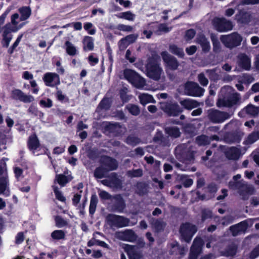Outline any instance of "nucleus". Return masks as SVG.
<instances>
[{"instance_id":"nucleus-58","label":"nucleus","mask_w":259,"mask_h":259,"mask_svg":"<svg viewBox=\"0 0 259 259\" xmlns=\"http://www.w3.org/2000/svg\"><path fill=\"white\" fill-rule=\"evenodd\" d=\"M53 190H54V192L55 193L56 197L58 200H59L61 201H62V202H63L65 200V198L63 196L61 192L56 187L53 186Z\"/></svg>"},{"instance_id":"nucleus-15","label":"nucleus","mask_w":259,"mask_h":259,"mask_svg":"<svg viewBox=\"0 0 259 259\" xmlns=\"http://www.w3.org/2000/svg\"><path fill=\"white\" fill-rule=\"evenodd\" d=\"M203 244V241L200 238L196 237L194 239L190 250V259H197L198 255L201 252Z\"/></svg>"},{"instance_id":"nucleus-14","label":"nucleus","mask_w":259,"mask_h":259,"mask_svg":"<svg viewBox=\"0 0 259 259\" xmlns=\"http://www.w3.org/2000/svg\"><path fill=\"white\" fill-rule=\"evenodd\" d=\"M161 56L166 68L171 70H176L177 69L179 63L174 57L169 55L166 51L162 52L161 53Z\"/></svg>"},{"instance_id":"nucleus-35","label":"nucleus","mask_w":259,"mask_h":259,"mask_svg":"<svg viewBox=\"0 0 259 259\" xmlns=\"http://www.w3.org/2000/svg\"><path fill=\"white\" fill-rule=\"evenodd\" d=\"M251 15L249 13L240 12L238 15L236 16L238 21L241 23H247L250 21Z\"/></svg>"},{"instance_id":"nucleus-28","label":"nucleus","mask_w":259,"mask_h":259,"mask_svg":"<svg viewBox=\"0 0 259 259\" xmlns=\"http://www.w3.org/2000/svg\"><path fill=\"white\" fill-rule=\"evenodd\" d=\"M11 32H13L4 27L3 33V46L6 48H7L9 46V44L12 40V35L11 34Z\"/></svg>"},{"instance_id":"nucleus-20","label":"nucleus","mask_w":259,"mask_h":259,"mask_svg":"<svg viewBox=\"0 0 259 259\" xmlns=\"http://www.w3.org/2000/svg\"><path fill=\"white\" fill-rule=\"evenodd\" d=\"M101 162L102 165L105 166L107 168V170H115L118 166L117 161L108 156L102 157Z\"/></svg>"},{"instance_id":"nucleus-5","label":"nucleus","mask_w":259,"mask_h":259,"mask_svg":"<svg viewBox=\"0 0 259 259\" xmlns=\"http://www.w3.org/2000/svg\"><path fill=\"white\" fill-rule=\"evenodd\" d=\"M108 224L111 227L122 228L129 225V219L123 217L109 214L106 217Z\"/></svg>"},{"instance_id":"nucleus-62","label":"nucleus","mask_w":259,"mask_h":259,"mask_svg":"<svg viewBox=\"0 0 259 259\" xmlns=\"http://www.w3.org/2000/svg\"><path fill=\"white\" fill-rule=\"evenodd\" d=\"M99 195L101 199L104 200H109L112 198V196L109 193L104 190L100 191Z\"/></svg>"},{"instance_id":"nucleus-56","label":"nucleus","mask_w":259,"mask_h":259,"mask_svg":"<svg viewBox=\"0 0 259 259\" xmlns=\"http://www.w3.org/2000/svg\"><path fill=\"white\" fill-rule=\"evenodd\" d=\"M127 93V89L126 88H123L120 91V98L124 102H126L130 100V97L126 95Z\"/></svg>"},{"instance_id":"nucleus-17","label":"nucleus","mask_w":259,"mask_h":259,"mask_svg":"<svg viewBox=\"0 0 259 259\" xmlns=\"http://www.w3.org/2000/svg\"><path fill=\"white\" fill-rule=\"evenodd\" d=\"M115 237L118 239L129 242L134 241L137 238L136 234L132 230L118 231L115 233Z\"/></svg>"},{"instance_id":"nucleus-3","label":"nucleus","mask_w":259,"mask_h":259,"mask_svg":"<svg viewBox=\"0 0 259 259\" xmlns=\"http://www.w3.org/2000/svg\"><path fill=\"white\" fill-rule=\"evenodd\" d=\"M175 153L177 158L183 163L189 164L193 162V153L187 148L185 145L177 146L175 149Z\"/></svg>"},{"instance_id":"nucleus-42","label":"nucleus","mask_w":259,"mask_h":259,"mask_svg":"<svg viewBox=\"0 0 259 259\" xmlns=\"http://www.w3.org/2000/svg\"><path fill=\"white\" fill-rule=\"evenodd\" d=\"M169 51L179 57H183L184 55V53L183 49L178 47L175 45H170L169 47Z\"/></svg>"},{"instance_id":"nucleus-38","label":"nucleus","mask_w":259,"mask_h":259,"mask_svg":"<svg viewBox=\"0 0 259 259\" xmlns=\"http://www.w3.org/2000/svg\"><path fill=\"white\" fill-rule=\"evenodd\" d=\"M19 11L21 14L20 19L21 21H25L27 20L30 16L31 10L27 7H22L19 9Z\"/></svg>"},{"instance_id":"nucleus-59","label":"nucleus","mask_w":259,"mask_h":259,"mask_svg":"<svg viewBox=\"0 0 259 259\" xmlns=\"http://www.w3.org/2000/svg\"><path fill=\"white\" fill-rule=\"evenodd\" d=\"M56 226L59 228L63 227L67 224V222L60 216H57L55 218Z\"/></svg>"},{"instance_id":"nucleus-50","label":"nucleus","mask_w":259,"mask_h":259,"mask_svg":"<svg viewBox=\"0 0 259 259\" xmlns=\"http://www.w3.org/2000/svg\"><path fill=\"white\" fill-rule=\"evenodd\" d=\"M151 224L153 227L157 231L162 230L164 226V223L161 220H153Z\"/></svg>"},{"instance_id":"nucleus-40","label":"nucleus","mask_w":259,"mask_h":259,"mask_svg":"<svg viewBox=\"0 0 259 259\" xmlns=\"http://www.w3.org/2000/svg\"><path fill=\"white\" fill-rule=\"evenodd\" d=\"M138 74L134 71L131 69H125L124 71V76L125 78L130 82H132L136 78Z\"/></svg>"},{"instance_id":"nucleus-4","label":"nucleus","mask_w":259,"mask_h":259,"mask_svg":"<svg viewBox=\"0 0 259 259\" xmlns=\"http://www.w3.org/2000/svg\"><path fill=\"white\" fill-rule=\"evenodd\" d=\"M220 39L226 47L233 48L241 44L242 38L238 33L233 32L229 35H222Z\"/></svg>"},{"instance_id":"nucleus-21","label":"nucleus","mask_w":259,"mask_h":259,"mask_svg":"<svg viewBox=\"0 0 259 259\" xmlns=\"http://www.w3.org/2000/svg\"><path fill=\"white\" fill-rule=\"evenodd\" d=\"M219 138L217 136H212L209 138L205 135H201L197 137L196 142L199 146H205L209 144L210 140H219Z\"/></svg>"},{"instance_id":"nucleus-41","label":"nucleus","mask_w":259,"mask_h":259,"mask_svg":"<svg viewBox=\"0 0 259 259\" xmlns=\"http://www.w3.org/2000/svg\"><path fill=\"white\" fill-rule=\"evenodd\" d=\"M51 236L54 240L64 239L65 237V232L61 230H56L52 232Z\"/></svg>"},{"instance_id":"nucleus-27","label":"nucleus","mask_w":259,"mask_h":259,"mask_svg":"<svg viewBox=\"0 0 259 259\" xmlns=\"http://www.w3.org/2000/svg\"><path fill=\"white\" fill-rule=\"evenodd\" d=\"M107 128L110 131L111 133H115L116 135H120L121 133L125 131L124 128L122 127L118 123H109L107 125Z\"/></svg>"},{"instance_id":"nucleus-39","label":"nucleus","mask_w":259,"mask_h":259,"mask_svg":"<svg viewBox=\"0 0 259 259\" xmlns=\"http://www.w3.org/2000/svg\"><path fill=\"white\" fill-rule=\"evenodd\" d=\"M101 183L105 186L109 187H116L118 188L120 186L121 183L119 180L115 179L112 181H110L108 180H103L101 181Z\"/></svg>"},{"instance_id":"nucleus-31","label":"nucleus","mask_w":259,"mask_h":259,"mask_svg":"<svg viewBox=\"0 0 259 259\" xmlns=\"http://www.w3.org/2000/svg\"><path fill=\"white\" fill-rule=\"evenodd\" d=\"M138 98L140 100L141 104L143 105L150 103L155 102V101L153 98L152 96L146 93L140 94L139 95Z\"/></svg>"},{"instance_id":"nucleus-60","label":"nucleus","mask_w":259,"mask_h":259,"mask_svg":"<svg viewBox=\"0 0 259 259\" xmlns=\"http://www.w3.org/2000/svg\"><path fill=\"white\" fill-rule=\"evenodd\" d=\"M14 171L16 178L19 180L23 178V170L18 167H15L14 168Z\"/></svg>"},{"instance_id":"nucleus-26","label":"nucleus","mask_w":259,"mask_h":259,"mask_svg":"<svg viewBox=\"0 0 259 259\" xmlns=\"http://www.w3.org/2000/svg\"><path fill=\"white\" fill-rule=\"evenodd\" d=\"M136 88L139 89L148 90L149 89L146 87L145 80L139 74L136 76V78L131 82Z\"/></svg>"},{"instance_id":"nucleus-22","label":"nucleus","mask_w":259,"mask_h":259,"mask_svg":"<svg viewBox=\"0 0 259 259\" xmlns=\"http://www.w3.org/2000/svg\"><path fill=\"white\" fill-rule=\"evenodd\" d=\"M240 150L236 147H230L225 152L226 157L229 159L235 160L239 158L240 156Z\"/></svg>"},{"instance_id":"nucleus-43","label":"nucleus","mask_w":259,"mask_h":259,"mask_svg":"<svg viewBox=\"0 0 259 259\" xmlns=\"http://www.w3.org/2000/svg\"><path fill=\"white\" fill-rule=\"evenodd\" d=\"M117 16L119 18L124 19L128 21H133L135 20L136 15L131 11H127L119 13L117 15Z\"/></svg>"},{"instance_id":"nucleus-16","label":"nucleus","mask_w":259,"mask_h":259,"mask_svg":"<svg viewBox=\"0 0 259 259\" xmlns=\"http://www.w3.org/2000/svg\"><path fill=\"white\" fill-rule=\"evenodd\" d=\"M43 80L47 86L54 87L60 83L59 75L56 73L48 72L44 74Z\"/></svg>"},{"instance_id":"nucleus-52","label":"nucleus","mask_w":259,"mask_h":259,"mask_svg":"<svg viewBox=\"0 0 259 259\" xmlns=\"http://www.w3.org/2000/svg\"><path fill=\"white\" fill-rule=\"evenodd\" d=\"M236 247L234 245L229 246L225 251L224 255L227 256H233L236 253Z\"/></svg>"},{"instance_id":"nucleus-55","label":"nucleus","mask_w":259,"mask_h":259,"mask_svg":"<svg viewBox=\"0 0 259 259\" xmlns=\"http://www.w3.org/2000/svg\"><path fill=\"white\" fill-rule=\"evenodd\" d=\"M128 176L131 177H139L143 175V171L141 169L129 170L127 172Z\"/></svg>"},{"instance_id":"nucleus-18","label":"nucleus","mask_w":259,"mask_h":259,"mask_svg":"<svg viewBox=\"0 0 259 259\" xmlns=\"http://www.w3.org/2000/svg\"><path fill=\"white\" fill-rule=\"evenodd\" d=\"M122 247L127 252L130 259H143L141 253L137 250L136 247L124 244Z\"/></svg>"},{"instance_id":"nucleus-9","label":"nucleus","mask_w":259,"mask_h":259,"mask_svg":"<svg viewBox=\"0 0 259 259\" xmlns=\"http://www.w3.org/2000/svg\"><path fill=\"white\" fill-rule=\"evenodd\" d=\"M147 75L155 80H158L164 77V72L158 64L149 63L147 65Z\"/></svg>"},{"instance_id":"nucleus-29","label":"nucleus","mask_w":259,"mask_h":259,"mask_svg":"<svg viewBox=\"0 0 259 259\" xmlns=\"http://www.w3.org/2000/svg\"><path fill=\"white\" fill-rule=\"evenodd\" d=\"M28 146L29 149L32 151L35 150L39 147V142L36 135L34 134L29 137Z\"/></svg>"},{"instance_id":"nucleus-11","label":"nucleus","mask_w":259,"mask_h":259,"mask_svg":"<svg viewBox=\"0 0 259 259\" xmlns=\"http://www.w3.org/2000/svg\"><path fill=\"white\" fill-rule=\"evenodd\" d=\"M161 109L169 116H176L183 111L181 107L176 103H162Z\"/></svg>"},{"instance_id":"nucleus-57","label":"nucleus","mask_w":259,"mask_h":259,"mask_svg":"<svg viewBox=\"0 0 259 259\" xmlns=\"http://www.w3.org/2000/svg\"><path fill=\"white\" fill-rule=\"evenodd\" d=\"M110 107V100L109 99L104 98L100 102L99 108L103 109H107Z\"/></svg>"},{"instance_id":"nucleus-19","label":"nucleus","mask_w":259,"mask_h":259,"mask_svg":"<svg viewBox=\"0 0 259 259\" xmlns=\"http://www.w3.org/2000/svg\"><path fill=\"white\" fill-rule=\"evenodd\" d=\"M238 65L243 69L248 70L251 67V59L245 54H240L238 56Z\"/></svg>"},{"instance_id":"nucleus-51","label":"nucleus","mask_w":259,"mask_h":259,"mask_svg":"<svg viewBox=\"0 0 259 259\" xmlns=\"http://www.w3.org/2000/svg\"><path fill=\"white\" fill-rule=\"evenodd\" d=\"M140 139L136 137L131 136L127 137L126 140V143L132 146H135L140 143Z\"/></svg>"},{"instance_id":"nucleus-24","label":"nucleus","mask_w":259,"mask_h":259,"mask_svg":"<svg viewBox=\"0 0 259 259\" xmlns=\"http://www.w3.org/2000/svg\"><path fill=\"white\" fill-rule=\"evenodd\" d=\"M180 103L185 109L187 110H192L199 105L197 101L191 99H186L181 101Z\"/></svg>"},{"instance_id":"nucleus-49","label":"nucleus","mask_w":259,"mask_h":259,"mask_svg":"<svg viewBox=\"0 0 259 259\" xmlns=\"http://www.w3.org/2000/svg\"><path fill=\"white\" fill-rule=\"evenodd\" d=\"M28 112L34 116H38L41 117L44 116V113L40 111H38L37 107L32 104L28 109Z\"/></svg>"},{"instance_id":"nucleus-8","label":"nucleus","mask_w":259,"mask_h":259,"mask_svg":"<svg viewBox=\"0 0 259 259\" xmlns=\"http://www.w3.org/2000/svg\"><path fill=\"white\" fill-rule=\"evenodd\" d=\"M213 25L219 32L230 31L233 27L232 22L224 18H215L213 20Z\"/></svg>"},{"instance_id":"nucleus-53","label":"nucleus","mask_w":259,"mask_h":259,"mask_svg":"<svg viewBox=\"0 0 259 259\" xmlns=\"http://www.w3.org/2000/svg\"><path fill=\"white\" fill-rule=\"evenodd\" d=\"M23 92L19 89L14 90L12 92V97L15 100H19L21 101L23 95Z\"/></svg>"},{"instance_id":"nucleus-45","label":"nucleus","mask_w":259,"mask_h":259,"mask_svg":"<svg viewBox=\"0 0 259 259\" xmlns=\"http://www.w3.org/2000/svg\"><path fill=\"white\" fill-rule=\"evenodd\" d=\"M211 39L213 44V50L215 53H219L221 50L220 43L217 37L213 34H211Z\"/></svg>"},{"instance_id":"nucleus-37","label":"nucleus","mask_w":259,"mask_h":259,"mask_svg":"<svg viewBox=\"0 0 259 259\" xmlns=\"http://www.w3.org/2000/svg\"><path fill=\"white\" fill-rule=\"evenodd\" d=\"M98 202L97 196L96 195H93L91 198L89 213L91 215H93L96 210L97 205Z\"/></svg>"},{"instance_id":"nucleus-30","label":"nucleus","mask_w":259,"mask_h":259,"mask_svg":"<svg viewBox=\"0 0 259 259\" xmlns=\"http://www.w3.org/2000/svg\"><path fill=\"white\" fill-rule=\"evenodd\" d=\"M83 45L85 51L93 50L94 48V39L91 36H85L83 39Z\"/></svg>"},{"instance_id":"nucleus-33","label":"nucleus","mask_w":259,"mask_h":259,"mask_svg":"<svg viewBox=\"0 0 259 259\" xmlns=\"http://www.w3.org/2000/svg\"><path fill=\"white\" fill-rule=\"evenodd\" d=\"M197 42L201 45L203 51L207 52L209 50V42L204 35H200L197 37Z\"/></svg>"},{"instance_id":"nucleus-34","label":"nucleus","mask_w":259,"mask_h":259,"mask_svg":"<svg viewBox=\"0 0 259 259\" xmlns=\"http://www.w3.org/2000/svg\"><path fill=\"white\" fill-rule=\"evenodd\" d=\"M259 139V131L253 132L249 134L244 141V144L250 145Z\"/></svg>"},{"instance_id":"nucleus-13","label":"nucleus","mask_w":259,"mask_h":259,"mask_svg":"<svg viewBox=\"0 0 259 259\" xmlns=\"http://www.w3.org/2000/svg\"><path fill=\"white\" fill-rule=\"evenodd\" d=\"M20 21H21L20 19L19 15L15 13L11 16V22L7 24L4 27L12 31L13 32H16L25 24L24 22L19 24Z\"/></svg>"},{"instance_id":"nucleus-44","label":"nucleus","mask_w":259,"mask_h":259,"mask_svg":"<svg viewBox=\"0 0 259 259\" xmlns=\"http://www.w3.org/2000/svg\"><path fill=\"white\" fill-rule=\"evenodd\" d=\"M172 250L170 251L173 253L175 251L178 250L179 253L183 255L187 252V249L185 247H180L177 242H174L170 244Z\"/></svg>"},{"instance_id":"nucleus-2","label":"nucleus","mask_w":259,"mask_h":259,"mask_svg":"<svg viewBox=\"0 0 259 259\" xmlns=\"http://www.w3.org/2000/svg\"><path fill=\"white\" fill-rule=\"evenodd\" d=\"M228 187L232 190H237L243 200L247 199L249 196L253 194L254 191L253 187L243 180H241L239 182H229Z\"/></svg>"},{"instance_id":"nucleus-32","label":"nucleus","mask_w":259,"mask_h":259,"mask_svg":"<svg viewBox=\"0 0 259 259\" xmlns=\"http://www.w3.org/2000/svg\"><path fill=\"white\" fill-rule=\"evenodd\" d=\"M165 131L169 136L175 138L179 137L181 134L179 128L176 126L166 127Z\"/></svg>"},{"instance_id":"nucleus-7","label":"nucleus","mask_w":259,"mask_h":259,"mask_svg":"<svg viewBox=\"0 0 259 259\" xmlns=\"http://www.w3.org/2000/svg\"><path fill=\"white\" fill-rule=\"evenodd\" d=\"M196 231L197 228L195 226L190 223L183 224L180 229L181 239L187 242H189Z\"/></svg>"},{"instance_id":"nucleus-36","label":"nucleus","mask_w":259,"mask_h":259,"mask_svg":"<svg viewBox=\"0 0 259 259\" xmlns=\"http://www.w3.org/2000/svg\"><path fill=\"white\" fill-rule=\"evenodd\" d=\"M65 48L66 53L70 56H74L77 54V49L74 45L69 41L65 43Z\"/></svg>"},{"instance_id":"nucleus-64","label":"nucleus","mask_w":259,"mask_h":259,"mask_svg":"<svg viewBox=\"0 0 259 259\" xmlns=\"http://www.w3.org/2000/svg\"><path fill=\"white\" fill-rule=\"evenodd\" d=\"M195 34H196V32L194 29H189V30H187L186 32L185 38L187 40H191L194 37Z\"/></svg>"},{"instance_id":"nucleus-1","label":"nucleus","mask_w":259,"mask_h":259,"mask_svg":"<svg viewBox=\"0 0 259 259\" xmlns=\"http://www.w3.org/2000/svg\"><path fill=\"white\" fill-rule=\"evenodd\" d=\"M240 95L235 92L233 88L230 86L223 87L217 102L219 108H231L241 103Z\"/></svg>"},{"instance_id":"nucleus-23","label":"nucleus","mask_w":259,"mask_h":259,"mask_svg":"<svg viewBox=\"0 0 259 259\" xmlns=\"http://www.w3.org/2000/svg\"><path fill=\"white\" fill-rule=\"evenodd\" d=\"M245 113L251 116H256L259 114V107H255L251 104L248 105L239 113V115L240 116Z\"/></svg>"},{"instance_id":"nucleus-12","label":"nucleus","mask_w":259,"mask_h":259,"mask_svg":"<svg viewBox=\"0 0 259 259\" xmlns=\"http://www.w3.org/2000/svg\"><path fill=\"white\" fill-rule=\"evenodd\" d=\"M209 119L214 123L224 122L230 117L229 113L217 110H210L208 111Z\"/></svg>"},{"instance_id":"nucleus-6","label":"nucleus","mask_w":259,"mask_h":259,"mask_svg":"<svg viewBox=\"0 0 259 259\" xmlns=\"http://www.w3.org/2000/svg\"><path fill=\"white\" fill-rule=\"evenodd\" d=\"M10 194L9 180L7 169L0 166V194L8 196Z\"/></svg>"},{"instance_id":"nucleus-25","label":"nucleus","mask_w":259,"mask_h":259,"mask_svg":"<svg viewBox=\"0 0 259 259\" xmlns=\"http://www.w3.org/2000/svg\"><path fill=\"white\" fill-rule=\"evenodd\" d=\"M246 228V224L245 222H241L236 225L230 227V230L234 236H237L239 233L243 232Z\"/></svg>"},{"instance_id":"nucleus-61","label":"nucleus","mask_w":259,"mask_h":259,"mask_svg":"<svg viewBox=\"0 0 259 259\" xmlns=\"http://www.w3.org/2000/svg\"><path fill=\"white\" fill-rule=\"evenodd\" d=\"M34 100V98L32 96L29 95H26L24 93H23L21 101L24 103H31L33 102Z\"/></svg>"},{"instance_id":"nucleus-46","label":"nucleus","mask_w":259,"mask_h":259,"mask_svg":"<svg viewBox=\"0 0 259 259\" xmlns=\"http://www.w3.org/2000/svg\"><path fill=\"white\" fill-rule=\"evenodd\" d=\"M71 179H69L68 178L63 175H58L56 177L55 180L57 183L62 187L64 186Z\"/></svg>"},{"instance_id":"nucleus-10","label":"nucleus","mask_w":259,"mask_h":259,"mask_svg":"<svg viewBox=\"0 0 259 259\" xmlns=\"http://www.w3.org/2000/svg\"><path fill=\"white\" fill-rule=\"evenodd\" d=\"M203 89L196 82H188L185 84V93L187 95L200 97L203 95Z\"/></svg>"},{"instance_id":"nucleus-63","label":"nucleus","mask_w":259,"mask_h":259,"mask_svg":"<svg viewBox=\"0 0 259 259\" xmlns=\"http://www.w3.org/2000/svg\"><path fill=\"white\" fill-rule=\"evenodd\" d=\"M198 80L200 83L203 86H206L208 83V79L205 77L203 73H200L198 76Z\"/></svg>"},{"instance_id":"nucleus-54","label":"nucleus","mask_w":259,"mask_h":259,"mask_svg":"<svg viewBox=\"0 0 259 259\" xmlns=\"http://www.w3.org/2000/svg\"><path fill=\"white\" fill-rule=\"evenodd\" d=\"M217 69L212 70H207L206 72L208 76L211 80H218L219 78V75L218 73L216 72Z\"/></svg>"},{"instance_id":"nucleus-48","label":"nucleus","mask_w":259,"mask_h":259,"mask_svg":"<svg viewBox=\"0 0 259 259\" xmlns=\"http://www.w3.org/2000/svg\"><path fill=\"white\" fill-rule=\"evenodd\" d=\"M126 108L133 115H138L140 113V109L137 105L128 104L126 106Z\"/></svg>"},{"instance_id":"nucleus-47","label":"nucleus","mask_w":259,"mask_h":259,"mask_svg":"<svg viewBox=\"0 0 259 259\" xmlns=\"http://www.w3.org/2000/svg\"><path fill=\"white\" fill-rule=\"evenodd\" d=\"M108 171L106 167L105 168H103L101 167H98L95 171L94 176L97 178L101 179L104 177L105 174Z\"/></svg>"}]
</instances>
